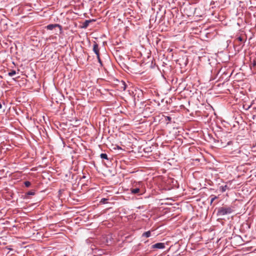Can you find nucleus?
<instances>
[{
    "mask_svg": "<svg viewBox=\"0 0 256 256\" xmlns=\"http://www.w3.org/2000/svg\"><path fill=\"white\" fill-rule=\"evenodd\" d=\"M233 212L232 208L229 206H222L218 208L217 215L218 216H223L228 214H230Z\"/></svg>",
    "mask_w": 256,
    "mask_h": 256,
    "instance_id": "obj_1",
    "label": "nucleus"
},
{
    "mask_svg": "<svg viewBox=\"0 0 256 256\" xmlns=\"http://www.w3.org/2000/svg\"><path fill=\"white\" fill-rule=\"evenodd\" d=\"M152 248L154 249H164L165 248V244L162 242L156 243L153 244L152 246Z\"/></svg>",
    "mask_w": 256,
    "mask_h": 256,
    "instance_id": "obj_2",
    "label": "nucleus"
},
{
    "mask_svg": "<svg viewBox=\"0 0 256 256\" xmlns=\"http://www.w3.org/2000/svg\"><path fill=\"white\" fill-rule=\"evenodd\" d=\"M93 51L96 54V57L99 58L100 50L98 48V45L96 42H94L93 46Z\"/></svg>",
    "mask_w": 256,
    "mask_h": 256,
    "instance_id": "obj_3",
    "label": "nucleus"
},
{
    "mask_svg": "<svg viewBox=\"0 0 256 256\" xmlns=\"http://www.w3.org/2000/svg\"><path fill=\"white\" fill-rule=\"evenodd\" d=\"M56 27H58L61 30V26L58 24H50L46 26V28L48 30H52Z\"/></svg>",
    "mask_w": 256,
    "mask_h": 256,
    "instance_id": "obj_4",
    "label": "nucleus"
},
{
    "mask_svg": "<svg viewBox=\"0 0 256 256\" xmlns=\"http://www.w3.org/2000/svg\"><path fill=\"white\" fill-rule=\"evenodd\" d=\"M92 22V20H86L85 22L82 24V28H86L88 26L90 22Z\"/></svg>",
    "mask_w": 256,
    "mask_h": 256,
    "instance_id": "obj_5",
    "label": "nucleus"
},
{
    "mask_svg": "<svg viewBox=\"0 0 256 256\" xmlns=\"http://www.w3.org/2000/svg\"><path fill=\"white\" fill-rule=\"evenodd\" d=\"M130 192L133 194H138L140 192V190L139 188H131Z\"/></svg>",
    "mask_w": 256,
    "mask_h": 256,
    "instance_id": "obj_6",
    "label": "nucleus"
},
{
    "mask_svg": "<svg viewBox=\"0 0 256 256\" xmlns=\"http://www.w3.org/2000/svg\"><path fill=\"white\" fill-rule=\"evenodd\" d=\"M142 236H145L146 238L150 237V231H148V232H144L142 234Z\"/></svg>",
    "mask_w": 256,
    "mask_h": 256,
    "instance_id": "obj_7",
    "label": "nucleus"
},
{
    "mask_svg": "<svg viewBox=\"0 0 256 256\" xmlns=\"http://www.w3.org/2000/svg\"><path fill=\"white\" fill-rule=\"evenodd\" d=\"M16 74V72L14 70H12L8 73V75L10 76H12Z\"/></svg>",
    "mask_w": 256,
    "mask_h": 256,
    "instance_id": "obj_8",
    "label": "nucleus"
},
{
    "mask_svg": "<svg viewBox=\"0 0 256 256\" xmlns=\"http://www.w3.org/2000/svg\"><path fill=\"white\" fill-rule=\"evenodd\" d=\"M100 156L102 158L106 159V160L108 159V156L106 154H103V153L101 154Z\"/></svg>",
    "mask_w": 256,
    "mask_h": 256,
    "instance_id": "obj_9",
    "label": "nucleus"
},
{
    "mask_svg": "<svg viewBox=\"0 0 256 256\" xmlns=\"http://www.w3.org/2000/svg\"><path fill=\"white\" fill-rule=\"evenodd\" d=\"M212 198H211V200H210V204H212L214 201L217 198V196H211Z\"/></svg>",
    "mask_w": 256,
    "mask_h": 256,
    "instance_id": "obj_10",
    "label": "nucleus"
},
{
    "mask_svg": "<svg viewBox=\"0 0 256 256\" xmlns=\"http://www.w3.org/2000/svg\"><path fill=\"white\" fill-rule=\"evenodd\" d=\"M24 185L26 187H29L30 186V182L28 181H26L24 182Z\"/></svg>",
    "mask_w": 256,
    "mask_h": 256,
    "instance_id": "obj_11",
    "label": "nucleus"
},
{
    "mask_svg": "<svg viewBox=\"0 0 256 256\" xmlns=\"http://www.w3.org/2000/svg\"><path fill=\"white\" fill-rule=\"evenodd\" d=\"M107 200L108 199L104 198L100 200V202L102 204H106Z\"/></svg>",
    "mask_w": 256,
    "mask_h": 256,
    "instance_id": "obj_12",
    "label": "nucleus"
},
{
    "mask_svg": "<svg viewBox=\"0 0 256 256\" xmlns=\"http://www.w3.org/2000/svg\"><path fill=\"white\" fill-rule=\"evenodd\" d=\"M226 188H227V186H226V185L224 186H222V192L226 191Z\"/></svg>",
    "mask_w": 256,
    "mask_h": 256,
    "instance_id": "obj_13",
    "label": "nucleus"
},
{
    "mask_svg": "<svg viewBox=\"0 0 256 256\" xmlns=\"http://www.w3.org/2000/svg\"><path fill=\"white\" fill-rule=\"evenodd\" d=\"M237 40L239 42H242L243 41V39L241 37V36H240L238 38H237Z\"/></svg>",
    "mask_w": 256,
    "mask_h": 256,
    "instance_id": "obj_14",
    "label": "nucleus"
},
{
    "mask_svg": "<svg viewBox=\"0 0 256 256\" xmlns=\"http://www.w3.org/2000/svg\"><path fill=\"white\" fill-rule=\"evenodd\" d=\"M34 192H28L27 193V194H28V195H34Z\"/></svg>",
    "mask_w": 256,
    "mask_h": 256,
    "instance_id": "obj_15",
    "label": "nucleus"
},
{
    "mask_svg": "<svg viewBox=\"0 0 256 256\" xmlns=\"http://www.w3.org/2000/svg\"><path fill=\"white\" fill-rule=\"evenodd\" d=\"M252 66H256V62L254 60L252 63Z\"/></svg>",
    "mask_w": 256,
    "mask_h": 256,
    "instance_id": "obj_16",
    "label": "nucleus"
},
{
    "mask_svg": "<svg viewBox=\"0 0 256 256\" xmlns=\"http://www.w3.org/2000/svg\"><path fill=\"white\" fill-rule=\"evenodd\" d=\"M98 58V62H99L100 64H102V61H101V60H100V57L99 56V58Z\"/></svg>",
    "mask_w": 256,
    "mask_h": 256,
    "instance_id": "obj_17",
    "label": "nucleus"
},
{
    "mask_svg": "<svg viewBox=\"0 0 256 256\" xmlns=\"http://www.w3.org/2000/svg\"><path fill=\"white\" fill-rule=\"evenodd\" d=\"M167 120H168L169 121H170L171 120V118L169 116H168L167 117Z\"/></svg>",
    "mask_w": 256,
    "mask_h": 256,
    "instance_id": "obj_18",
    "label": "nucleus"
}]
</instances>
